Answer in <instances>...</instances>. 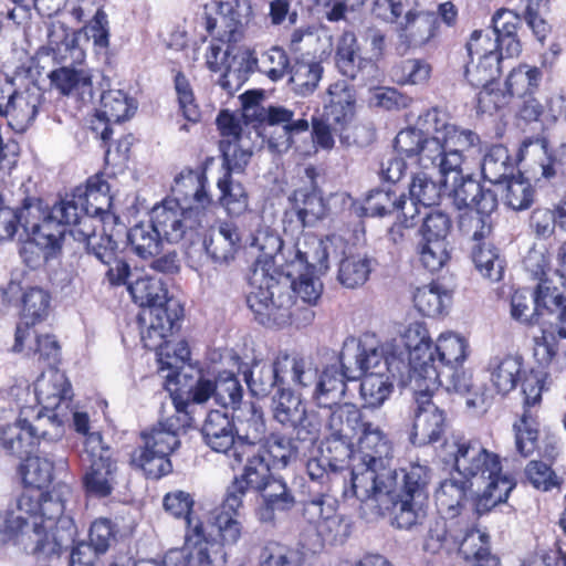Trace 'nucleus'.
Segmentation results:
<instances>
[{"label":"nucleus","mask_w":566,"mask_h":566,"mask_svg":"<svg viewBox=\"0 0 566 566\" xmlns=\"http://www.w3.org/2000/svg\"><path fill=\"white\" fill-rule=\"evenodd\" d=\"M329 269L327 250H261L247 304L259 324L282 327L292 318L294 296L308 305L321 298V276Z\"/></svg>","instance_id":"f257e3e1"},{"label":"nucleus","mask_w":566,"mask_h":566,"mask_svg":"<svg viewBox=\"0 0 566 566\" xmlns=\"http://www.w3.org/2000/svg\"><path fill=\"white\" fill-rule=\"evenodd\" d=\"M71 499L72 489L64 483L45 494L23 492L0 510V546L12 542L38 558L59 556L77 534L73 518L65 514Z\"/></svg>","instance_id":"f03ea898"},{"label":"nucleus","mask_w":566,"mask_h":566,"mask_svg":"<svg viewBox=\"0 0 566 566\" xmlns=\"http://www.w3.org/2000/svg\"><path fill=\"white\" fill-rule=\"evenodd\" d=\"M358 448L350 454L349 480L343 476L345 499L373 503L381 513L382 501L397 484V471L390 467L391 442L378 424L367 421L359 430Z\"/></svg>","instance_id":"7ed1b4c3"},{"label":"nucleus","mask_w":566,"mask_h":566,"mask_svg":"<svg viewBox=\"0 0 566 566\" xmlns=\"http://www.w3.org/2000/svg\"><path fill=\"white\" fill-rule=\"evenodd\" d=\"M449 454L457 472L471 481V486H483L474 503L478 515L507 500L515 482L502 472L500 457L489 451L480 440L458 439L449 446Z\"/></svg>","instance_id":"20e7f679"},{"label":"nucleus","mask_w":566,"mask_h":566,"mask_svg":"<svg viewBox=\"0 0 566 566\" xmlns=\"http://www.w3.org/2000/svg\"><path fill=\"white\" fill-rule=\"evenodd\" d=\"M339 363L348 380L380 371L391 375L401 386L409 384V365L405 354L398 350L394 342L381 343L374 333L347 337L343 343Z\"/></svg>","instance_id":"39448f33"},{"label":"nucleus","mask_w":566,"mask_h":566,"mask_svg":"<svg viewBox=\"0 0 566 566\" xmlns=\"http://www.w3.org/2000/svg\"><path fill=\"white\" fill-rule=\"evenodd\" d=\"M127 289L133 301L142 307L138 322L144 346H158L181 319V305L168 297L164 282L157 277H139Z\"/></svg>","instance_id":"423d86ee"},{"label":"nucleus","mask_w":566,"mask_h":566,"mask_svg":"<svg viewBox=\"0 0 566 566\" xmlns=\"http://www.w3.org/2000/svg\"><path fill=\"white\" fill-rule=\"evenodd\" d=\"M75 210L70 211L62 200L49 209L41 199L25 197L18 217L31 243L38 248H61L65 226L76 222Z\"/></svg>","instance_id":"0eeeda50"},{"label":"nucleus","mask_w":566,"mask_h":566,"mask_svg":"<svg viewBox=\"0 0 566 566\" xmlns=\"http://www.w3.org/2000/svg\"><path fill=\"white\" fill-rule=\"evenodd\" d=\"M420 125L433 132L434 139L439 143L441 151L436 160L438 174L459 170L463 164V151L480 144V138L474 132L460 129L450 124L447 114L437 108L427 111Z\"/></svg>","instance_id":"6e6552de"},{"label":"nucleus","mask_w":566,"mask_h":566,"mask_svg":"<svg viewBox=\"0 0 566 566\" xmlns=\"http://www.w3.org/2000/svg\"><path fill=\"white\" fill-rule=\"evenodd\" d=\"M82 462V484L86 495L95 499L109 496L118 484V465L99 432L96 431L84 440Z\"/></svg>","instance_id":"1a4fd4ad"},{"label":"nucleus","mask_w":566,"mask_h":566,"mask_svg":"<svg viewBox=\"0 0 566 566\" xmlns=\"http://www.w3.org/2000/svg\"><path fill=\"white\" fill-rule=\"evenodd\" d=\"M10 396L14 399L15 406L29 405L33 410L40 407L45 411H67L73 392L64 373L50 367L38 377L33 391L29 385H19L10 389Z\"/></svg>","instance_id":"9d476101"},{"label":"nucleus","mask_w":566,"mask_h":566,"mask_svg":"<svg viewBox=\"0 0 566 566\" xmlns=\"http://www.w3.org/2000/svg\"><path fill=\"white\" fill-rule=\"evenodd\" d=\"M401 338L408 350V378L416 388L427 390L441 380L439 366L436 365L433 346L427 326L422 322L410 323L402 332Z\"/></svg>","instance_id":"9b49d317"},{"label":"nucleus","mask_w":566,"mask_h":566,"mask_svg":"<svg viewBox=\"0 0 566 566\" xmlns=\"http://www.w3.org/2000/svg\"><path fill=\"white\" fill-rule=\"evenodd\" d=\"M290 67V59L284 49L272 46L260 56L245 51L232 59L220 78V85L228 91L237 90L247 80L250 72L259 71L273 82L284 77Z\"/></svg>","instance_id":"f8f14e48"},{"label":"nucleus","mask_w":566,"mask_h":566,"mask_svg":"<svg viewBox=\"0 0 566 566\" xmlns=\"http://www.w3.org/2000/svg\"><path fill=\"white\" fill-rule=\"evenodd\" d=\"M522 394L524 396L523 412L513 423L516 451L523 455H531L537 447L538 422L532 408L542 401V394L547 389V374L544 370L532 369L521 378Z\"/></svg>","instance_id":"ddd939ff"},{"label":"nucleus","mask_w":566,"mask_h":566,"mask_svg":"<svg viewBox=\"0 0 566 566\" xmlns=\"http://www.w3.org/2000/svg\"><path fill=\"white\" fill-rule=\"evenodd\" d=\"M439 175L442 177L443 188L452 198L457 209L474 210L482 216H491L496 210L499 205L496 192L484 188L470 175H463L461 168L454 172Z\"/></svg>","instance_id":"4468645a"},{"label":"nucleus","mask_w":566,"mask_h":566,"mask_svg":"<svg viewBox=\"0 0 566 566\" xmlns=\"http://www.w3.org/2000/svg\"><path fill=\"white\" fill-rule=\"evenodd\" d=\"M259 122L269 149L277 154L286 153L293 145V137L310 128L307 119L295 117V112L284 106L266 107Z\"/></svg>","instance_id":"2eb2a0df"},{"label":"nucleus","mask_w":566,"mask_h":566,"mask_svg":"<svg viewBox=\"0 0 566 566\" xmlns=\"http://www.w3.org/2000/svg\"><path fill=\"white\" fill-rule=\"evenodd\" d=\"M303 517L326 541H338L349 533V524L337 513V501L328 494H318L303 504Z\"/></svg>","instance_id":"dca6fc26"},{"label":"nucleus","mask_w":566,"mask_h":566,"mask_svg":"<svg viewBox=\"0 0 566 566\" xmlns=\"http://www.w3.org/2000/svg\"><path fill=\"white\" fill-rule=\"evenodd\" d=\"M175 415L159 421L149 432L143 434L145 449H154L159 454L170 455L180 444L179 432L192 426L195 418L188 410L189 403L180 397H174Z\"/></svg>","instance_id":"f3484780"},{"label":"nucleus","mask_w":566,"mask_h":566,"mask_svg":"<svg viewBox=\"0 0 566 566\" xmlns=\"http://www.w3.org/2000/svg\"><path fill=\"white\" fill-rule=\"evenodd\" d=\"M424 114L420 115L416 127H409L400 130L395 138V149L398 155L406 157H417L419 165L426 170L436 171L437 158L439 157L440 146L434 139L433 132L420 125Z\"/></svg>","instance_id":"a211bd4d"},{"label":"nucleus","mask_w":566,"mask_h":566,"mask_svg":"<svg viewBox=\"0 0 566 566\" xmlns=\"http://www.w3.org/2000/svg\"><path fill=\"white\" fill-rule=\"evenodd\" d=\"M398 484L397 482L394 490L382 501H377L382 505L381 513L374 512L371 501H359L361 515L374 520L384 516L391 506L392 524L398 528L409 530L420 523L426 516V500L397 494Z\"/></svg>","instance_id":"6ab92c4d"},{"label":"nucleus","mask_w":566,"mask_h":566,"mask_svg":"<svg viewBox=\"0 0 566 566\" xmlns=\"http://www.w3.org/2000/svg\"><path fill=\"white\" fill-rule=\"evenodd\" d=\"M437 381L433 387L424 389H417L415 382H409L415 395V419H413V436L420 443H430L438 441L444 430L446 418L444 413L431 400L433 391L438 389Z\"/></svg>","instance_id":"aec40b11"},{"label":"nucleus","mask_w":566,"mask_h":566,"mask_svg":"<svg viewBox=\"0 0 566 566\" xmlns=\"http://www.w3.org/2000/svg\"><path fill=\"white\" fill-rule=\"evenodd\" d=\"M109 185L106 180L95 175L87 179L85 186H78L62 201L70 211L76 212V222H81L84 216L97 217L107 212L112 206Z\"/></svg>","instance_id":"412c9836"},{"label":"nucleus","mask_w":566,"mask_h":566,"mask_svg":"<svg viewBox=\"0 0 566 566\" xmlns=\"http://www.w3.org/2000/svg\"><path fill=\"white\" fill-rule=\"evenodd\" d=\"M185 548L188 551L189 563L197 566H224L228 551L213 536L207 532L202 522L192 520L188 522Z\"/></svg>","instance_id":"4be33fe9"},{"label":"nucleus","mask_w":566,"mask_h":566,"mask_svg":"<svg viewBox=\"0 0 566 566\" xmlns=\"http://www.w3.org/2000/svg\"><path fill=\"white\" fill-rule=\"evenodd\" d=\"M178 199L166 198L151 209L150 220L155 224L157 234H161L168 244H177L184 237L187 228H195L201 222H195L193 216L186 213Z\"/></svg>","instance_id":"5701e85b"},{"label":"nucleus","mask_w":566,"mask_h":566,"mask_svg":"<svg viewBox=\"0 0 566 566\" xmlns=\"http://www.w3.org/2000/svg\"><path fill=\"white\" fill-rule=\"evenodd\" d=\"M207 177L201 171H182L175 179L172 191L188 211V216H193L195 222H202L205 211L211 205V198L206 191Z\"/></svg>","instance_id":"b1692460"},{"label":"nucleus","mask_w":566,"mask_h":566,"mask_svg":"<svg viewBox=\"0 0 566 566\" xmlns=\"http://www.w3.org/2000/svg\"><path fill=\"white\" fill-rule=\"evenodd\" d=\"M325 428L328 437L340 442L344 452L349 455L353 440L366 422L360 410L350 402H343L325 411Z\"/></svg>","instance_id":"393cba45"},{"label":"nucleus","mask_w":566,"mask_h":566,"mask_svg":"<svg viewBox=\"0 0 566 566\" xmlns=\"http://www.w3.org/2000/svg\"><path fill=\"white\" fill-rule=\"evenodd\" d=\"M345 379L347 377L343 368L339 371L336 366H328L318 374L314 367L313 382L304 385L302 391L310 394L316 406L327 411L342 403L346 394Z\"/></svg>","instance_id":"a878e982"},{"label":"nucleus","mask_w":566,"mask_h":566,"mask_svg":"<svg viewBox=\"0 0 566 566\" xmlns=\"http://www.w3.org/2000/svg\"><path fill=\"white\" fill-rule=\"evenodd\" d=\"M50 294L42 287L30 286L23 290L21 294L22 317L27 322L17 326L12 352L21 353L24 350V340L30 338L32 334L30 324H35L46 318L50 311Z\"/></svg>","instance_id":"bb28decb"},{"label":"nucleus","mask_w":566,"mask_h":566,"mask_svg":"<svg viewBox=\"0 0 566 566\" xmlns=\"http://www.w3.org/2000/svg\"><path fill=\"white\" fill-rule=\"evenodd\" d=\"M356 111V91L352 84L345 80H338L326 90L324 98V117L331 122L334 127H345L349 125Z\"/></svg>","instance_id":"cd10ccee"},{"label":"nucleus","mask_w":566,"mask_h":566,"mask_svg":"<svg viewBox=\"0 0 566 566\" xmlns=\"http://www.w3.org/2000/svg\"><path fill=\"white\" fill-rule=\"evenodd\" d=\"M205 443L214 452L223 453L230 462L234 458L238 441L234 422L224 412L210 411L201 428Z\"/></svg>","instance_id":"c85d7f7f"},{"label":"nucleus","mask_w":566,"mask_h":566,"mask_svg":"<svg viewBox=\"0 0 566 566\" xmlns=\"http://www.w3.org/2000/svg\"><path fill=\"white\" fill-rule=\"evenodd\" d=\"M234 431L238 441L237 451L264 449L266 427L263 413L253 403L244 405L235 416Z\"/></svg>","instance_id":"c756f323"},{"label":"nucleus","mask_w":566,"mask_h":566,"mask_svg":"<svg viewBox=\"0 0 566 566\" xmlns=\"http://www.w3.org/2000/svg\"><path fill=\"white\" fill-rule=\"evenodd\" d=\"M438 19L433 12L418 10L397 25L399 46L403 50L421 48L436 36Z\"/></svg>","instance_id":"7c9ffc66"},{"label":"nucleus","mask_w":566,"mask_h":566,"mask_svg":"<svg viewBox=\"0 0 566 566\" xmlns=\"http://www.w3.org/2000/svg\"><path fill=\"white\" fill-rule=\"evenodd\" d=\"M15 407L19 410V417L14 423L1 428L0 444L8 454L22 458L29 455L35 444L34 431L30 430L28 424L33 409L29 405Z\"/></svg>","instance_id":"2f4dec72"},{"label":"nucleus","mask_w":566,"mask_h":566,"mask_svg":"<svg viewBox=\"0 0 566 566\" xmlns=\"http://www.w3.org/2000/svg\"><path fill=\"white\" fill-rule=\"evenodd\" d=\"M229 465L233 470L243 467V473L234 480L243 482L242 485L247 489L258 491L273 476L265 459L264 449L234 451V458L229 462Z\"/></svg>","instance_id":"473e14b6"},{"label":"nucleus","mask_w":566,"mask_h":566,"mask_svg":"<svg viewBox=\"0 0 566 566\" xmlns=\"http://www.w3.org/2000/svg\"><path fill=\"white\" fill-rule=\"evenodd\" d=\"M558 338H566V306L559 313L555 327L543 321L532 331L534 357L541 366H547L556 356Z\"/></svg>","instance_id":"72a5a7b5"},{"label":"nucleus","mask_w":566,"mask_h":566,"mask_svg":"<svg viewBox=\"0 0 566 566\" xmlns=\"http://www.w3.org/2000/svg\"><path fill=\"white\" fill-rule=\"evenodd\" d=\"M51 84L64 95H73L83 103L93 99V83L90 71L62 66L51 72Z\"/></svg>","instance_id":"f704fd0d"},{"label":"nucleus","mask_w":566,"mask_h":566,"mask_svg":"<svg viewBox=\"0 0 566 566\" xmlns=\"http://www.w3.org/2000/svg\"><path fill=\"white\" fill-rule=\"evenodd\" d=\"M272 367L279 381V389L293 385L302 390L304 385L313 382L314 366L298 356L280 353Z\"/></svg>","instance_id":"c9c22d12"},{"label":"nucleus","mask_w":566,"mask_h":566,"mask_svg":"<svg viewBox=\"0 0 566 566\" xmlns=\"http://www.w3.org/2000/svg\"><path fill=\"white\" fill-rule=\"evenodd\" d=\"M45 29L48 48L55 57L65 62H78L83 59L84 52L78 46V35L75 30L59 21L45 23Z\"/></svg>","instance_id":"e433bc0d"},{"label":"nucleus","mask_w":566,"mask_h":566,"mask_svg":"<svg viewBox=\"0 0 566 566\" xmlns=\"http://www.w3.org/2000/svg\"><path fill=\"white\" fill-rule=\"evenodd\" d=\"M521 17L512 10L500 9L492 17V32L504 51L506 57L517 56L522 51L517 29Z\"/></svg>","instance_id":"4c0bfd02"},{"label":"nucleus","mask_w":566,"mask_h":566,"mask_svg":"<svg viewBox=\"0 0 566 566\" xmlns=\"http://www.w3.org/2000/svg\"><path fill=\"white\" fill-rule=\"evenodd\" d=\"M291 210L295 213L301 227L313 224L325 214V205L321 193L311 184L295 189L290 196Z\"/></svg>","instance_id":"58836bf2"},{"label":"nucleus","mask_w":566,"mask_h":566,"mask_svg":"<svg viewBox=\"0 0 566 566\" xmlns=\"http://www.w3.org/2000/svg\"><path fill=\"white\" fill-rule=\"evenodd\" d=\"M373 269V260L359 250H344L338 264L337 280L347 289L366 283Z\"/></svg>","instance_id":"ea45409f"},{"label":"nucleus","mask_w":566,"mask_h":566,"mask_svg":"<svg viewBox=\"0 0 566 566\" xmlns=\"http://www.w3.org/2000/svg\"><path fill=\"white\" fill-rule=\"evenodd\" d=\"M40 103L39 90L36 87L27 88L17 93L2 116L9 118L10 126L15 130L23 132L34 120Z\"/></svg>","instance_id":"a19ab883"},{"label":"nucleus","mask_w":566,"mask_h":566,"mask_svg":"<svg viewBox=\"0 0 566 566\" xmlns=\"http://www.w3.org/2000/svg\"><path fill=\"white\" fill-rule=\"evenodd\" d=\"M220 23L224 25L223 33H219L222 41L235 42L240 29L247 24L252 15L249 0H221L217 4Z\"/></svg>","instance_id":"79ce46f5"},{"label":"nucleus","mask_w":566,"mask_h":566,"mask_svg":"<svg viewBox=\"0 0 566 566\" xmlns=\"http://www.w3.org/2000/svg\"><path fill=\"white\" fill-rule=\"evenodd\" d=\"M522 367V359L517 356L506 355L492 358L488 370L495 390L501 395H507L515 389L521 380Z\"/></svg>","instance_id":"37998d69"},{"label":"nucleus","mask_w":566,"mask_h":566,"mask_svg":"<svg viewBox=\"0 0 566 566\" xmlns=\"http://www.w3.org/2000/svg\"><path fill=\"white\" fill-rule=\"evenodd\" d=\"M460 520L441 516L436 518L429 527L428 535L423 543V549L430 554H439L441 552H455V536Z\"/></svg>","instance_id":"c03bdc74"},{"label":"nucleus","mask_w":566,"mask_h":566,"mask_svg":"<svg viewBox=\"0 0 566 566\" xmlns=\"http://www.w3.org/2000/svg\"><path fill=\"white\" fill-rule=\"evenodd\" d=\"M69 421L67 411H55L34 409L33 413L29 416L30 430L34 431V441L40 439L59 440L64 434V424Z\"/></svg>","instance_id":"a18cd8bd"},{"label":"nucleus","mask_w":566,"mask_h":566,"mask_svg":"<svg viewBox=\"0 0 566 566\" xmlns=\"http://www.w3.org/2000/svg\"><path fill=\"white\" fill-rule=\"evenodd\" d=\"M468 482L447 479L440 483L436 492V503L439 512L447 517L458 520L462 515L463 502L467 496Z\"/></svg>","instance_id":"49530a36"},{"label":"nucleus","mask_w":566,"mask_h":566,"mask_svg":"<svg viewBox=\"0 0 566 566\" xmlns=\"http://www.w3.org/2000/svg\"><path fill=\"white\" fill-rule=\"evenodd\" d=\"M436 363L443 369L462 365L469 354V343L465 337L454 332H444L439 335L433 346Z\"/></svg>","instance_id":"de8ad7c7"},{"label":"nucleus","mask_w":566,"mask_h":566,"mask_svg":"<svg viewBox=\"0 0 566 566\" xmlns=\"http://www.w3.org/2000/svg\"><path fill=\"white\" fill-rule=\"evenodd\" d=\"M514 160L503 145H493L485 153L482 160V175L495 186H501L513 176Z\"/></svg>","instance_id":"09e8293b"},{"label":"nucleus","mask_w":566,"mask_h":566,"mask_svg":"<svg viewBox=\"0 0 566 566\" xmlns=\"http://www.w3.org/2000/svg\"><path fill=\"white\" fill-rule=\"evenodd\" d=\"M416 308L424 316L442 315L451 303L450 292L438 283L418 287L413 294Z\"/></svg>","instance_id":"8fccbe9b"},{"label":"nucleus","mask_w":566,"mask_h":566,"mask_svg":"<svg viewBox=\"0 0 566 566\" xmlns=\"http://www.w3.org/2000/svg\"><path fill=\"white\" fill-rule=\"evenodd\" d=\"M455 536V552H459L468 562L476 556L485 555L490 551L488 535L473 527L465 517H460Z\"/></svg>","instance_id":"3c124183"},{"label":"nucleus","mask_w":566,"mask_h":566,"mask_svg":"<svg viewBox=\"0 0 566 566\" xmlns=\"http://www.w3.org/2000/svg\"><path fill=\"white\" fill-rule=\"evenodd\" d=\"M136 105L122 90H109L101 96L98 116L107 123H120L134 115Z\"/></svg>","instance_id":"603ef678"},{"label":"nucleus","mask_w":566,"mask_h":566,"mask_svg":"<svg viewBox=\"0 0 566 566\" xmlns=\"http://www.w3.org/2000/svg\"><path fill=\"white\" fill-rule=\"evenodd\" d=\"M290 84L297 95L307 96L312 94L323 74V66L316 61L300 60L292 65Z\"/></svg>","instance_id":"864d4df0"},{"label":"nucleus","mask_w":566,"mask_h":566,"mask_svg":"<svg viewBox=\"0 0 566 566\" xmlns=\"http://www.w3.org/2000/svg\"><path fill=\"white\" fill-rule=\"evenodd\" d=\"M394 379L391 375L377 374L364 375L360 382V397L366 408L380 407L392 392Z\"/></svg>","instance_id":"5fc2aeb1"},{"label":"nucleus","mask_w":566,"mask_h":566,"mask_svg":"<svg viewBox=\"0 0 566 566\" xmlns=\"http://www.w3.org/2000/svg\"><path fill=\"white\" fill-rule=\"evenodd\" d=\"M20 474L24 484L33 488L28 492L49 493V491L42 492L40 489L51 483L53 479V462L40 455L27 457L25 461L20 465Z\"/></svg>","instance_id":"6e6d98bb"},{"label":"nucleus","mask_w":566,"mask_h":566,"mask_svg":"<svg viewBox=\"0 0 566 566\" xmlns=\"http://www.w3.org/2000/svg\"><path fill=\"white\" fill-rule=\"evenodd\" d=\"M274 419L285 427L300 421L305 407L298 396L290 388L282 387L276 390L272 402Z\"/></svg>","instance_id":"4d7b16f0"},{"label":"nucleus","mask_w":566,"mask_h":566,"mask_svg":"<svg viewBox=\"0 0 566 566\" xmlns=\"http://www.w3.org/2000/svg\"><path fill=\"white\" fill-rule=\"evenodd\" d=\"M503 56L486 55L471 59L465 70V76L475 87L491 86L501 74L500 62Z\"/></svg>","instance_id":"13d9d810"},{"label":"nucleus","mask_w":566,"mask_h":566,"mask_svg":"<svg viewBox=\"0 0 566 566\" xmlns=\"http://www.w3.org/2000/svg\"><path fill=\"white\" fill-rule=\"evenodd\" d=\"M219 148L222 154L226 174L243 172L253 155L250 137L237 139L235 143L220 140Z\"/></svg>","instance_id":"bf43d9fd"},{"label":"nucleus","mask_w":566,"mask_h":566,"mask_svg":"<svg viewBox=\"0 0 566 566\" xmlns=\"http://www.w3.org/2000/svg\"><path fill=\"white\" fill-rule=\"evenodd\" d=\"M503 202L513 210L530 208L534 199L531 184L522 177H510L501 186Z\"/></svg>","instance_id":"052dcab7"},{"label":"nucleus","mask_w":566,"mask_h":566,"mask_svg":"<svg viewBox=\"0 0 566 566\" xmlns=\"http://www.w3.org/2000/svg\"><path fill=\"white\" fill-rule=\"evenodd\" d=\"M132 464L143 470L150 479H160L168 474L172 467L168 454H159L154 449L139 448L132 454Z\"/></svg>","instance_id":"680f3d73"},{"label":"nucleus","mask_w":566,"mask_h":566,"mask_svg":"<svg viewBox=\"0 0 566 566\" xmlns=\"http://www.w3.org/2000/svg\"><path fill=\"white\" fill-rule=\"evenodd\" d=\"M401 476V485L397 494L411 496L427 501V485L430 480V471L426 465L411 464L398 473Z\"/></svg>","instance_id":"e2e57ef3"},{"label":"nucleus","mask_w":566,"mask_h":566,"mask_svg":"<svg viewBox=\"0 0 566 566\" xmlns=\"http://www.w3.org/2000/svg\"><path fill=\"white\" fill-rule=\"evenodd\" d=\"M407 203L405 195L397 196L391 190H371L365 200L364 211L370 217H384L395 212L396 209H403Z\"/></svg>","instance_id":"0e129e2a"},{"label":"nucleus","mask_w":566,"mask_h":566,"mask_svg":"<svg viewBox=\"0 0 566 566\" xmlns=\"http://www.w3.org/2000/svg\"><path fill=\"white\" fill-rule=\"evenodd\" d=\"M433 180L432 175L428 171H420L413 175L410 186L409 195L411 200L419 202L424 207L434 206L438 203L443 184Z\"/></svg>","instance_id":"69168bd1"},{"label":"nucleus","mask_w":566,"mask_h":566,"mask_svg":"<svg viewBox=\"0 0 566 566\" xmlns=\"http://www.w3.org/2000/svg\"><path fill=\"white\" fill-rule=\"evenodd\" d=\"M541 75L537 67L527 65L512 70L505 82L507 94L517 97L532 95L539 84Z\"/></svg>","instance_id":"338daca9"},{"label":"nucleus","mask_w":566,"mask_h":566,"mask_svg":"<svg viewBox=\"0 0 566 566\" xmlns=\"http://www.w3.org/2000/svg\"><path fill=\"white\" fill-rule=\"evenodd\" d=\"M298 551L277 542L266 543L260 553L259 566H301Z\"/></svg>","instance_id":"774afa93"}]
</instances>
